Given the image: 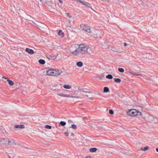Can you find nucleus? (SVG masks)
Returning <instances> with one entry per match:
<instances>
[{
	"label": "nucleus",
	"instance_id": "30",
	"mask_svg": "<svg viewBox=\"0 0 158 158\" xmlns=\"http://www.w3.org/2000/svg\"><path fill=\"white\" fill-rule=\"evenodd\" d=\"M45 127L47 129H50L52 128V127L51 126L47 125L45 126Z\"/></svg>",
	"mask_w": 158,
	"mask_h": 158
},
{
	"label": "nucleus",
	"instance_id": "26",
	"mask_svg": "<svg viewBox=\"0 0 158 158\" xmlns=\"http://www.w3.org/2000/svg\"><path fill=\"white\" fill-rule=\"evenodd\" d=\"M106 78L109 79H112L113 77L110 74H108L106 75Z\"/></svg>",
	"mask_w": 158,
	"mask_h": 158
},
{
	"label": "nucleus",
	"instance_id": "10",
	"mask_svg": "<svg viewBox=\"0 0 158 158\" xmlns=\"http://www.w3.org/2000/svg\"><path fill=\"white\" fill-rule=\"evenodd\" d=\"M75 88L76 89H77L79 90V91L80 93H81L82 92L86 93H87L88 92V90L86 89H81L80 88L77 87H75Z\"/></svg>",
	"mask_w": 158,
	"mask_h": 158
},
{
	"label": "nucleus",
	"instance_id": "23",
	"mask_svg": "<svg viewBox=\"0 0 158 158\" xmlns=\"http://www.w3.org/2000/svg\"><path fill=\"white\" fill-rule=\"evenodd\" d=\"M148 148L149 147L148 146H146L143 148H141V150L142 151H146L147 150Z\"/></svg>",
	"mask_w": 158,
	"mask_h": 158
},
{
	"label": "nucleus",
	"instance_id": "24",
	"mask_svg": "<svg viewBox=\"0 0 158 158\" xmlns=\"http://www.w3.org/2000/svg\"><path fill=\"white\" fill-rule=\"evenodd\" d=\"M2 79H3V81L5 82H6L7 81H8L9 79V78L5 77H2Z\"/></svg>",
	"mask_w": 158,
	"mask_h": 158
},
{
	"label": "nucleus",
	"instance_id": "5",
	"mask_svg": "<svg viewBox=\"0 0 158 158\" xmlns=\"http://www.w3.org/2000/svg\"><path fill=\"white\" fill-rule=\"evenodd\" d=\"M145 120L149 123H157L158 122L157 118L152 115L148 116L145 118Z\"/></svg>",
	"mask_w": 158,
	"mask_h": 158
},
{
	"label": "nucleus",
	"instance_id": "7",
	"mask_svg": "<svg viewBox=\"0 0 158 158\" xmlns=\"http://www.w3.org/2000/svg\"><path fill=\"white\" fill-rule=\"evenodd\" d=\"M80 27L83 30L88 33H90L91 32L90 27L88 25L81 24L80 25Z\"/></svg>",
	"mask_w": 158,
	"mask_h": 158
},
{
	"label": "nucleus",
	"instance_id": "2",
	"mask_svg": "<svg viewBox=\"0 0 158 158\" xmlns=\"http://www.w3.org/2000/svg\"><path fill=\"white\" fill-rule=\"evenodd\" d=\"M46 74L48 76L54 77L64 75L61 70L57 69H50L46 71Z\"/></svg>",
	"mask_w": 158,
	"mask_h": 158
},
{
	"label": "nucleus",
	"instance_id": "11",
	"mask_svg": "<svg viewBox=\"0 0 158 158\" xmlns=\"http://www.w3.org/2000/svg\"><path fill=\"white\" fill-rule=\"evenodd\" d=\"M54 0H46L45 3L49 6H52Z\"/></svg>",
	"mask_w": 158,
	"mask_h": 158
},
{
	"label": "nucleus",
	"instance_id": "22",
	"mask_svg": "<svg viewBox=\"0 0 158 158\" xmlns=\"http://www.w3.org/2000/svg\"><path fill=\"white\" fill-rule=\"evenodd\" d=\"M65 15L70 19H72L73 18L72 16L70 14L69 12H67L66 13Z\"/></svg>",
	"mask_w": 158,
	"mask_h": 158
},
{
	"label": "nucleus",
	"instance_id": "19",
	"mask_svg": "<svg viewBox=\"0 0 158 158\" xmlns=\"http://www.w3.org/2000/svg\"><path fill=\"white\" fill-rule=\"evenodd\" d=\"M38 62L39 64H44L45 63V60L43 59H40L38 60Z\"/></svg>",
	"mask_w": 158,
	"mask_h": 158
},
{
	"label": "nucleus",
	"instance_id": "32",
	"mask_svg": "<svg viewBox=\"0 0 158 158\" xmlns=\"http://www.w3.org/2000/svg\"><path fill=\"white\" fill-rule=\"evenodd\" d=\"M71 127L74 129L76 130L77 129V126L75 124H72L71 125Z\"/></svg>",
	"mask_w": 158,
	"mask_h": 158
},
{
	"label": "nucleus",
	"instance_id": "17",
	"mask_svg": "<svg viewBox=\"0 0 158 158\" xmlns=\"http://www.w3.org/2000/svg\"><path fill=\"white\" fill-rule=\"evenodd\" d=\"M58 35L60 36L61 38H63L64 36V33L61 30H60L58 33Z\"/></svg>",
	"mask_w": 158,
	"mask_h": 158
},
{
	"label": "nucleus",
	"instance_id": "18",
	"mask_svg": "<svg viewBox=\"0 0 158 158\" xmlns=\"http://www.w3.org/2000/svg\"><path fill=\"white\" fill-rule=\"evenodd\" d=\"M14 13L16 15L17 14H19L20 12V9L18 7L17 9H15V10L14 11Z\"/></svg>",
	"mask_w": 158,
	"mask_h": 158
},
{
	"label": "nucleus",
	"instance_id": "14",
	"mask_svg": "<svg viewBox=\"0 0 158 158\" xmlns=\"http://www.w3.org/2000/svg\"><path fill=\"white\" fill-rule=\"evenodd\" d=\"M63 87L64 89H69L71 88L72 85L69 84H65L63 85Z\"/></svg>",
	"mask_w": 158,
	"mask_h": 158
},
{
	"label": "nucleus",
	"instance_id": "31",
	"mask_svg": "<svg viewBox=\"0 0 158 158\" xmlns=\"http://www.w3.org/2000/svg\"><path fill=\"white\" fill-rule=\"evenodd\" d=\"M115 51L116 52L119 53H121L122 52V50L120 49H117Z\"/></svg>",
	"mask_w": 158,
	"mask_h": 158
},
{
	"label": "nucleus",
	"instance_id": "13",
	"mask_svg": "<svg viewBox=\"0 0 158 158\" xmlns=\"http://www.w3.org/2000/svg\"><path fill=\"white\" fill-rule=\"evenodd\" d=\"M25 51L27 53L31 55L33 54L34 53V52L33 50L30 49L28 48H26L25 49Z\"/></svg>",
	"mask_w": 158,
	"mask_h": 158
},
{
	"label": "nucleus",
	"instance_id": "33",
	"mask_svg": "<svg viewBox=\"0 0 158 158\" xmlns=\"http://www.w3.org/2000/svg\"><path fill=\"white\" fill-rule=\"evenodd\" d=\"M132 75H135V76H140V75L138 73H130Z\"/></svg>",
	"mask_w": 158,
	"mask_h": 158
},
{
	"label": "nucleus",
	"instance_id": "40",
	"mask_svg": "<svg viewBox=\"0 0 158 158\" xmlns=\"http://www.w3.org/2000/svg\"><path fill=\"white\" fill-rule=\"evenodd\" d=\"M59 2L60 3H62V1L61 0H58Z\"/></svg>",
	"mask_w": 158,
	"mask_h": 158
},
{
	"label": "nucleus",
	"instance_id": "1",
	"mask_svg": "<svg viewBox=\"0 0 158 158\" xmlns=\"http://www.w3.org/2000/svg\"><path fill=\"white\" fill-rule=\"evenodd\" d=\"M69 51L74 56L82 57L84 55L88 53L92 54L93 50L89 48L88 46L85 44H81L77 46L75 44L72 45L69 48Z\"/></svg>",
	"mask_w": 158,
	"mask_h": 158
},
{
	"label": "nucleus",
	"instance_id": "15",
	"mask_svg": "<svg viewBox=\"0 0 158 158\" xmlns=\"http://www.w3.org/2000/svg\"><path fill=\"white\" fill-rule=\"evenodd\" d=\"M87 97L90 100L93 99L92 96V93H91L89 91L86 93V94Z\"/></svg>",
	"mask_w": 158,
	"mask_h": 158
},
{
	"label": "nucleus",
	"instance_id": "12",
	"mask_svg": "<svg viewBox=\"0 0 158 158\" xmlns=\"http://www.w3.org/2000/svg\"><path fill=\"white\" fill-rule=\"evenodd\" d=\"M25 127V126L24 125L22 124L16 125L14 126V128H15L17 129L18 130L22 129H24Z\"/></svg>",
	"mask_w": 158,
	"mask_h": 158
},
{
	"label": "nucleus",
	"instance_id": "37",
	"mask_svg": "<svg viewBox=\"0 0 158 158\" xmlns=\"http://www.w3.org/2000/svg\"><path fill=\"white\" fill-rule=\"evenodd\" d=\"M124 45L125 46H127V44L126 43H124Z\"/></svg>",
	"mask_w": 158,
	"mask_h": 158
},
{
	"label": "nucleus",
	"instance_id": "41",
	"mask_svg": "<svg viewBox=\"0 0 158 158\" xmlns=\"http://www.w3.org/2000/svg\"><path fill=\"white\" fill-rule=\"evenodd\" d=\"M156 150L157 152H158V148H156Z\"/></svg>",
	"mask_w": 158,
	"mask_h": 158
},
{
	"label": "nucleus",
	"instance_id": "4",
	"mask_svg": "<svg viewBox=\"0 0 158 158\" xmlns=\"http://www.w3.org/2000/svg\"><path fill=\"white\" fill-rule=\"evenodd\" d=\"M127 113L128 115L132 117H135L137 115H141V114L140 112L134 109L128 110L127 111Z\"/></svg>",
	"mask_w": 158,
	"mask_h": 158
},
{
	"label": "nucleus",
	"instance_id": "20",
	"mask_svg": "<svg viewBox=\"0 0 158 158\" xmlns=\"http://www.w3.org/2000/svg\"><path fill=\"white\" fill-rule=\"evenodd\" d=\"M109 91V89L107 87H104L103 89L104 93H107Z\"/></svg>",
	"mask_w": 158,
	"mask_h": 158
},
{
	"label": "nucleus",
	"instance_id": "3",
	"mask_svg": "<svg viewBox=\"0 0 158 158\" xmlns=\"http://www.w3.org/2000/svg\"><path fill=\"white\" fill-rule=\"evenodd\" d=\"M57 95L62 97L67 98H77L79 100L81 99V97L78 96H75L72 94H65L64 93H61L57 94Z\"/></svg>",
	"mask_w": 158,
	"mask_h": 158
},
{
	"label": "nucleus",
	"instance_id": "35",
	"mask_svg": "<svg viewBox=\"0 0 158 158\" xmlns=\"http://www.w3.org/2000/svg\"><path fill=\"white\" fill-rule=\"evenodd\" d=\"M64 134L66 136H69V133L68 131H66V132H65L64 133Z\"/></svg>",
	"mask_w": 158,
	"mask_h": 158
},
{
	"label": "nucleus",
	"instance_id": "25",
	"mask_svg": "<svg viewBox=\"0 0 158 158\" xmlns=\"http://www.w3.org/2000/svg\"><path fill=\"white\" fill-rule=\"evenodd\" d=\"M114 80L115 82L118 83H120L121 81V80L119 78H114Z\"/></svg>",
	"mask_w": 158,
	"mask_h": 158
},
{
	"label": "nucleus",
	"instance_id": "39",
	"mask_svg": "<svg viewBox=\"0 0 158 158\" xmlns=\"http://www.w3.org/2000/svg\"><path fill=\"white\" fill-rule=\"evenodd\" d=\"M74 134L73 133H71V135L72 136H74Z\"/></svg>",
	"mask_w": 158,
	"mask_h": 158
},
{
	"label": "nucleus",
	"instance_id": "27",
	"mask_svg": "<svg viewBox=\"0 0 158 158\" xmlns=\"http://www.w3.org/2000/svg\"><path fill=\"white\" fill-rule=\"evenodd\" d=\"M8 82V84H9V85H10L12 86V85H14V83L11 80H10L9 79V80Z\"/></svg>",
	"mask_w": 158,
	"mask_h": 158
},
{
	"label": "nucleus",
	"instance_id": "8",
	"mask_svg": "<svg viewBox=\"0 0 158 158\" xmlns=\"http://www.w3.org/2000/svg\"><path fill=\"white\" fill-rule=\"evenodd\" d=\"M8 138H0V143L2 144L8 146Z\"/></svg>",
	"mask_w": 158,
	"mask_h": 158
},
{
	"label": "nucleus",
	"instance_id": "34",
	"mask_svg": "<svg viewBox=\"0 0 158 158\" xmlns=\"http://www.w3.org/2000/svg\"><path fill=\"white\" fill-rule=\"evenodd\" d=\"M109 113L111 114H114V112L113 110H110L109 111Z\"/></svg>",
	"mask_w": 158,
	"mask_h": 158
},
{
	"label": "nucleus",
	"instance_id": "6",
	"mask_svg": "<svg viewBox=\"0 0 158 158\" xmlns=\"http://www.w3.org/2000/svg\"><path fill=\"white\" fill-rule=\"evenodd\" d=\"M8 146H11L13 145H17V146L20 148V147H22V146L20 145L17 144V143L15 142V140L14 139H10L8 138Z\"/></svg>",
	"mask_w": 158,
	"mask_h": 158
},
{
	"label": "nucleus",
	"instance_id": "28",
	"mask_svg": "<svg viewBox=\"0 0 158 158\" xmlns=\"http://www.w3.org/2000/svg\"><path fill=\"white\" fill-rule=\"evenodd\" d=\"M118 71L119 72L123 73L124 72V69L122 68H118Z\"/></svg>",
	"mask_w": 158,
	"mask_h": 158
},
{
	"label": "nucleus",
	"instance_id": "29",
	"mask_svg": "<svg viewBox=\"0 0 158 158\" xmlns=\"http://www.w3.org/2000/svg\"><path fill=\"white\" fill-rule=\"evenodd\" d=\"M60 124L62 126H64L66 125V123L64 121H60Z\"/></svg>",
	"mask_w": 158,
	"mask_h": 158
},
{
	"label": "nucleus",
	"instance_id": "21",
	"mask_svg": "<svg viewBox=\"0 0 158 158\" xmlns=\"http://www.w3.org/2000/svg\"><path fill=\"white\" fill-rule=\"evenodd\" d=\"M97 149L96 148H92L89 149V151L91 152H95L96 151Z\"/></svg>",
	"mask_w": 158,
	"mask_h": 158
},
{
	"label": "nucleus",
	"instance_id": "38",
	"mask_svg": "<svg viewBox=\"0 0 158 158\" xmlns=\"http://www.w3.org/2000/svg\"><path fill=\"white\" fill-rule=\"evenodd\" d=\"M37 1L38 2H41V0H37Z\"/></svg>",
	"mask_w": 158,
	"mask_h": 158
},
{
	"label": "nucleus",
	"instance_id": "9",
	"mask_svg": "<svg viewBox=\"0 0 158 158\" xmlns=\"http://www.w3.org/2000/svg\"><path fill=\"white\" fill-rule=\"evenodd\" d=\"M79 2L81 4L93 10V9L91 5L89 3L86 2L81 0V1H79Z\"/></svg>",
	"mask_w": 158,
	"mask_h": 158
},
{
	"label": "nucleus",
	"instance_id": "36",
	"mask_svg": "<svg viewBox=\"0 0 158 158\" xmlns=\"http://www.w3.org/2000/svg\"><path fill=\"white\" fill-rule=\"evenodd\" d=\"M85 158H92L89 156H86Z\"/></svg>",
	"mask_w": 158,
	"mask_h": 158
},
{
	"label": "nucleus",
	"instance_id": "16",
	"mask_svg": "<svg viewBox=\"0 0 158 158\" xmlns=\"http://www.w3.org/2000/svg\"><path fill=\"white\" fill-rule=\"evenodd\" d=\"M83 65V63L81 61H78L76 63V66L78 67L81 68Z\"/></svg>",
	"mask_w": 158,
	"mask_h": 158
},
{
	"label": "nucleus",
	"instance_id": "42",
	"mask_svg": "<svg viewBox=\"0 0 158 158\" xmlns=\"http://www.w3.org/2000/svg\"><path fill=\"white\" fill-rule=\"evenodd\" d=\"M98 95H100V93H98Z\"/></svg>",
	"mask_w": 158,
	"mask_h": 158
}]
</instances>
